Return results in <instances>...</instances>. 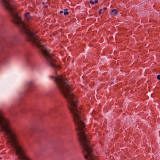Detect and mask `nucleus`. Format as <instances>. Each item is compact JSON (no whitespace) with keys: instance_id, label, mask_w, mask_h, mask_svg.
<instances>
[{"instance_id":"1","label":"nucleus","mask_w":160,"mask_h":160,"mask_svg":"<svg viewBox=\"0 0 160 160\" xmlns=\"http://www.w3.org/2000/svg\"><path fill=\"white\" fill-rule=\"evenodd\" d=\"M76 127L78 140L83 149L84 158L87 160H98L94 154L92 145L85 133V125L78 109L77 102H68Z\"/></svg>"},{"instance_id":"2","label":"nucleus","mask_w":160,"mask_h":160,"mask_svg":"<svg viewBox=\"0 0 160 160\" xmlns=\"http://www.w3.org/2000/svg\"><path fill=\"white\" fill-rule=\"evenodd\" d=\"M16 155L21 160H31L25 151H15Z\"/></svg>"},{"instance_id":"3","label":"nucleus","mask_w":160,"mask_h":160,"mask_svg":"<svg viewBox=\"0 0 160 160\" xmlns=\"http://www.w3.org/2000/svg\"><path fill=\"white\" fill-rule=\"evenodd\" d=\"M24 17L25 19L27 20H29L31 18L29 13L28 12H27L25 14Z\"/></svg>"},{"instance_id":"4","label":"nucleus","mask_w":160,"mask_h":160,"mask_svg":"<svg viewBox=\"0 0 160 160\" xmlns=\"http://www.w3.org/2000/svg\"><path fill=\"white\" fill-rule=\"evenodd\" d=\"M98 2V0H91L89 1L90 3L92 5H93L95 3H96Z\"/></svg>"},{"instance_id":"5","label":"nucleus","mask_w":160,"mask_h":160,"mask_svg":"<svg viewBox=\"0 0 160 160\" xmlns=\"http://www.w3.org/2000/svg\"><path fill=\"white\" fill-rule=\"evenodd\" d=\"M111 13L112 14L116 15L117 13V11L116 9H113L112 10Z\"/></svg>"},{"instance_id":"6","label":"nucleus","mask_w":160,"mask_h":160,"mask_svg":"<svg viewBox=\"0 0 160 160\" xmlns=\"http://www.w3.org/2000/svg\"><path fill=\"white\" fill-rule=\"evenodd\" d=\"M64 11H65L64 12V15H68L69 13L68 12L65 11H66V9H65Z\"/></svg>"},{"instance_id":"7","label":"nucleus","mask_w":160,"mask_h":160,"mask_svg":"<svg viewBox=\"0 0 160 160\" xmlns=\"http://www.w3.org/2000/svg\"><path fill=\"white\" fill-rule=\"evenodd\" d=\"M157 78L160 80V75H158L157 76Z\"/></svg>"},{"instance_id":"8","label":"nucleus","mask_w":160,"mask_h":160,"mask_svg":"<svg viewBox=\"0 0 160 160\" xmlns=\"http://www.w3.org/2000/svg\"><path fill=\"white\" fill-rule=\"evenodd\" d=\"M102 9H101L99 10V14H101V12H102Z\"/></svg>"},{"instance_id":"9","label":"nucleus","mask_w":160,"mask_h":160,"mask_svg":"<svg viewBox=\"0 0 160 160\" xmlns=\"http://www.w3.org/2000/svg\"><path fill=\"white\" fill-rule=\"evenodd\" d=\"M63 12L62 11H60V12H59V13L61 14L63 13Z\"/></svg>"},{"instance_id":"10","label":"nucleus","mask_w":160,"mask_h":160,"mask_svg":"<svg viewBox=\"0 0 160 160\" xmlns=\"http://www.w3.org/2000/svg\"><path fill=\"white\" fill-rule=\"evenodd\" d=\"M106 8H106V7H104V8H103V10H106Z\"/></svg>"},{"instance_id":"11","label":"nucleus","mask_w":160,"mask_h":160,"mask_svg":"<svg viewBox=\"0 0 160 160\" xmlns=\"http://www.w3.org/2000/svg\"><path fill=\"white\" fill-rule=\"evenodd\" d=\"M42 4H43V5H44V3H45L44 2H42Z\"/></svg>"}]
</instances>
